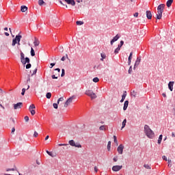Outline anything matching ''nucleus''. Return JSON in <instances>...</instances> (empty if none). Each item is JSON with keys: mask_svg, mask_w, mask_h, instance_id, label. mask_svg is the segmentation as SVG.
<instances>
[{"mask_svg": "<svg viewBox=\"0 0 175 175\" xmlns=\"http://www.w3.org/2000/svg\"><path fill=\"white\" fill-rule=\"evenodd\" d=\"M144 133L149 139H154L155 137V133L154 131H152V130H151L148 125L146 124L144 126Z\"/></svg>", "mask_w": 175, "mask_h": 175, "instance_id": "obj_1", "label": "nucleus"}, {"mask_svg": "<svg viewBox=\"0 0 175 175\" xmlns=\"http://www.w3.org/2000/svg\"><path fill=\"white\" fill-rule=\"evenodd\" d=\"M21 38H23L22 36L17 35L16 36L15 38L12 40V46H16V44H18L17 46L18 50H20V46L21 45V44L20 43V42H21Z\"/></svg>", "mask_w": 175, "mask_h": 175, "instance_id": "obj_2", "label": "nucleus"}, {"mask_svg": "<svg viewBox=\"0 0 175 175\" xmlns=\"http://www.w3.org/2000/svg\"><path fill=\"white\" fill-rule=\"evenodd\" d=\"M85 95L90 96L91 99H96V94L92 90H88L85 92Z\"/></svg>", "mask_w": 175, "mask_h": 175, "instance_id": "obj_3", "label": "nucleus"}, {"mask_svg": "<svg viewBox=\"0 0 175 175\" xmlns=\"http://www.w3.org/2000/svg\"><path fill=\"white\" fill-rule=\"evenodd\" d=\"M76 96H72L71 97H70L65 103L64 104V107H68L69 106V105H70V103H72V102H73V99H75Z\"/></svg>", "mask_w": 175, "mask_h": 175, "instance_id": "obj_4", "label": "nucleus"}, {"mask_svg": "<svg viewBox=\"0 0 175 175\" xmlns=\"http://www.w3.org/2000/svg\"><path fill=\"white\" fill-rule=\"evenodd\" d=\"M70 146L72 147H77V148H81V144L75 142L73 139L69 141Z\"/></svg>", "mask_w": 175, "mask_h": 175, "instance_id": "obj_5", "label": "nucleus"}, {"mask_svg": "<svg viewBox=\"0 0 175 175\" xmlns=\"http://www.w3.org/2000/svg\"><path fill=\"white\" fill-rule=\"evenodd\" d=\"M117 151H118V154H120V155H122V152H124V145L120 144L118 147Z\"/></svg>", "mask_w": 175, "mask_h": 175, "instance_id": "obj_6", "label": "nucleus"}, {"mask_svg": "<svg viewBox=\"0 0 175 175\" xmlns=\"http://www.w3.org/2000/svg\"><path fill=\"white\" fill-rule=\"evenodd\" d=\"M122 169V165H114L112 167L113 172H120Z\"/></svg>", "mask_w": 175, "mask_h": 175, "instance_id": "obj_7", "label": "nucleus"}, {"mask_svg": "<svg viewBox=\"0 0 175 175\" xmlns=\"http://www.w3.org/2000/svg\"><path fill=\"white\" fill-rule=\"evenodd\" d=\"M23 107V103H18L16 104H14V110H18V109H21Z\"/></svg>", "mask_w": 175, "mask_h": 175, "instance_id": "obj_8", "label": "nucleus"}, {"mask_svg": "<svg viewBox=\"0 0 175 175\" xmlns=\"http://www.w3.org/2000/svg\"><path fill=\"white\" fill-rule=\"evenodd\" d=\"M64 2H66L68 5H71V6H75L76 5V2L75 0H64Z\"/></svg>", "mask_w": 175, "mask_h": 175, "instance_id": "obj_9", "label": "nucleus"}, {"mask_svg": "<svg viewBox=\"0 0 175 175\" xmlns=\"http://www.w3.org/2000/svg\"><path fill=\"white\" fill-rule=\"evenodd\" d=\"M163 10H165V4H160V5L157 7V12H163Z\"/></svg>", "mask_w": 175, "mask_h": 175, "instance_id": "obj_10", "label": "nucleus"}, {"mask_svg": "<svg viewBox=\"0 0 175 175\" xmlns=\"http://www.w3.org/2000/svg\"><path fill=\"white\" fill-rule=\"evenodd\" d=\"M140 61H142V58L137 57V59L135 61V65H134V69H136L139 65H140Z\"/></svg>", "mask_w": 175, "mask_h": 175, "instance_id": "obj_11", "label": "nucleus"}, {"mask_svg": "<svg viewBox=\"0 0 175 175\" xmlns=\"http://www.w3.org/2000/svg\"><path fill=\"white\" fill-rule=\"evenodd\" d=\"M120 39V35L117 34L111 40V44L113 46V43L114 42H117Z\"/></svg>", "mask_w": 175, "mask_h": 175, "instance_id": "obj_12", "label": "nucleus"}, {"mask_svg": "<svg viewBox=\"0 0 175 175\" xmlns=\"http://www.w3.org/2000/svg\"><path fill=\"white\" fill-rule=\"evenodd\" d=\"M146 17L148 20H151V18H152V14L151 13V11H146Z\"/></svg>", "mask_w": 175, "mask_h": 175, "instance_id": "obj_13", "label": "nucleus"}, {"mask_svg": "<svg viewBox=\"0 0 175 175\" xmlns=\"http://www.w3.org/2000/svg\"><path fill=\"white\" fill-rule=\"evenodd\" d=\"M46 153L50 157H52V158H55V157H57V153H55V152H50L49 150H46Z\"/></svg>", "mask_w": 175, "mask_h": 175, "instance_id": "obj_14", "label": "nucleus"}, {"mask_svg": "<svg viewBox=\"0 0 175 175\" xmlns=\"http://www.w3.org/2000/svg\"><path fill=\"white\" fill-rule=\"evenodd\" d=\"M174 84V81H170L168 83V88L170 91H173V85Z\"/></svg>", "mask_w": 175, "mask_h": 175, "instance_id": "obj_15", "label": "nucleus"}, {"mask_svg": "<svg viewBox=\"0 0 175 175\" xmlns=\"http://www.w3.org/2000/svg\"><path fill=\"white\" fill-rule=\"evenodd\" d=\"M163 12H161V11H157V20H161V18H162V14Z\"/></svg>", "mask_w": 175, "mask_h": 175, "instance_id": "obj_16", "label": "nucleus"}, {"mask_svg": "<svg viewBox=\"0 0 175 175\" xmlns=\"http://www.w3.org/2000/svg\"><path fill=\"white\" fill-rule=\"evenodd\" d=\"M129 105V101L126 100L124 104L123 110H126V109H128Z\"/></svg>", "mask_w": 175, "mask_h": 175, "instance_id": "obj_17", "label": "nucleus"}, {"mask_svg": "<svg viewBox=\"0 0 175 175\" xmlns=\"http://www.w3.org/2000/svg\"><path fill=\"white\" fill-rule=\"evenodd\" d=\"M40 42H39V40H38L36 38H35L34 42H33V44L35 46V47L39 46Z\"/></svg>", "mask_w": 175, "mask_h": 175, "instance_id": "obj_18", "label": "nucleus"}, {"mask_svg": "<svg viewBox=\"0 0 175 175\" xmlns=\"http://www.w3.org/2000/svg\"><path fill=\"white\" fill-rule=\"evenodd\" d=\"M23 65H25L26 64H29V58L25 57V59H23V62H21Z\"/></svg>", "mask_w": 175, "mask_h": 175, "instance_id": "obj_19", "label": "nucleus"}, {"mask_svg": "<svg viewBox=\"0 0 175 175\" xmlns=\"http://www.w3.org/2000/svg\"><path fill=\"white\" fill-rule=\"evenodd\" d=\"M21 12H23V13H24L25 12H27V10H28V8L25 5H22L21 7Z\"/></svg>", "mask_w": 175, "mask_h": 175, "instance_id": "obj_20", "label": "nucleus"}, {"mask_svg": "<svg viewBox=\"0 0 175 175\" xmlns=\"http://www.w3.org/2000/svg\"><path fill=\"white\" fill-rule=\"evenodd\" d=\"M24 59H25V55H24V53L21 51V62H23Z\"/></svg>", "mask_w": 175, "mask_h": 175, "instance_id": "obj_21", "label": "nucleus"}, {"mask_svg": "<svg viewBox=\"0 0 175 175\" xmlns=\"http://www.w3.org/2000/svg\"><path fill=\"white\" fill-rule=\"evenodd\" d=\"M172 3H173V0H167L166 5L167 8H170V6H172Z\"/></svg>", "mask_w": 175, "mask_h": 175, "instance_id": "obj_22", "label": "nucleus"}, {"mask_svg": "<svg viewBox=\"0 0 175 175\" xmlns=\"http://www.w3.org/2000/svg\"><path fill=\"white\" fill-rule=\"evenodd\" d=\"M125 125H126V119H124L122 123V129H124V128H125Z\"/></svg>", "mask_w": 175, "mask_h": 175, "instance_id": "obj_23", "label": "nucleus"}, {"mask_svg": "<svg viewBox=\"0 0 175 175\" xmlns=\"http://www.w3.org/2000/svg\"><path fill=\"white\" fill-rule=\"evenodd\" d=\"M111 148V142L109 141V142H108V144H107L108 151H110Z\"/></svg>", "mask_w": 175, "mask_h": 175, "instance_id": "obj_24", "label": "nucleus"}, {"mask_svg": "<svg viewBox=\"0 0 175 175\" xmlns=\"http://www.w3.org/2000/svg\"><path fill=\"white\" fill-rule=\"evenodd\" d=\"M120 50H121V46H118L114 51L115 54H118Z\"/></svg>", "mask_w": 175, "mask_h": 175, "instance_id": "obj_25", "label": "nucleus"}, {"mask_svg": "<svg viewBox=\"0 0 175 175\" xmlns=\"http://www.w3.org/2000/svg\"><path fill=\"white\" fill-rule=\"evenodd\" d=\"M162 137H163V136L162 135H160L158 139V144H161L162 142Z\"/></svg>", "mask_w": 175, "mask_h": 175, "instance_id": "obj_26", "label": "nucleus"}, {"mask_svg": "<svg viewBox=\"0 0 175 175\" xmlns=\"http://www.w3.org/2000/svg\"><path fill=\"white\" fill-rule=\"evenodd\" d=\"M31 57H35V50H33V48H31Z\"/></svg>", "mask_w": 175, "mask_h": 175, "instance_id": "obj_27", "label": "nucleus"}, {"mask_svg": "<svg viewBox=\"0 0 175 175\" xmlns=\"http://www.w3.org/2000/svg\"><path fill=\"white\" fill-rule=\"evenodd\" d=\"M77 25H83V24H84V22L81 21H77L76 22Z\"/></svg>", "mask_w": 175, "mask_h": 175, "instance_id": "obj_28", "label": "nucleus"}, {"mask_svg": "<svg viewBox=\"0 0 175 175\" xmlns=\"http://www.w3.org/2000/svg\"><path fill=\"white\" fill-rule=\"evenodd\" d=\"M144 167H145V169H149V170L151 169V166L148 164H144Z\"/></svg>", "mask_w": 175, "mask_h": 175, "instance_id": "obj_29", "label": "nucleus"}, {"mask_svg": "<svg viewBox=\"0 0 175 175\" xmlns=\"http://www.w3.org/2000/svg\"><path fill=\"white\" fill-rule=\"evenodd\" d=\"M46 97L47 98V99H50V98H51V92L46 93Z\"/></svg>", "mask_w": 175, "mask_h": 175, "instance_id": "obj_30", "label": "nucleus"}, {"mask_svg": "<svg viewBox=\"0 0 175 175\" xmlns=\"http://www.w3.org/2000/svg\"><path fill=\"white\" fill-rule=\"evenodd\" d=\"M29 111H30V113H31V116H35V114H36V111H35V110L34 109H29Z\"/></svg>", "mask_w": 175, "mask_h": 175, "instance_id": "obj_31", "label": "nucleus"}, {"mask_svg": "<svg viewBox=\"0 0 175 175\" xmlns=\"http://www.w3.org/2000/svg\"><path fill=\"white\" fill-rule=\"evenodd\" d=\"M100 131H105L106 129V126L103 125L99 127Z\"/></svg>", "mask_w": 175, "mask_h": 175, "instance_id": "obj_32", "label": "nucleus"}, {"mask_svg": "<svg viewBox=\"0 0 175 175\" xmlns=\"http://www.w3.org/2000/svg\"><path fill=\"white\" fill-rule=\"evenodd\" d=\"M33 109H36V107H35V105L31 104L29 107V110Z\"/></svg>", "mask_w": 175, "mask_h": 175, "instance_id": "obj_33", "label": "nucleus"}, {"mask_svg": "<svg viewBox=\"0 0 175 175\" xmlns=\"http://www.w3.org/2000/svg\"><path fill=\"white\" fill-rule=\"evenodd\" d=\"M101 55V59H100V61H103V59H106V55L103 54V53H101L100 54Z\"/></svg>", "mask_w": 175, "mask_h": 175, "instance_id": "obj_34", "label": "nucleus"}, {"mask_svg": "<svg viewBox=\"0 0 175 175\" xmlns=\"http://www.w3.org/2000/svg\"><path fill=\"white\" fill-rule=\"evenodd\" d=\"M59 102H64V97H60V98L57 100V105H59Z\"/></svg>", "mask_w": 175, "mask_h": 175, "instance_id": "obj_35", "label": "nucleus"}, {"mask_svg": "<svg viewBox=\"0 0 175 175\" xmlns=\"http://www.w3.org/2000/svg\"><path fill=\"white\" fill-rule=\"evenodd\" d=\"M43 3H44V1L43 0H38V5L40 6H42V5H43Z\"/></svg>", "mask_w": 175, "mask_h": 175, "instance_id": "obj_36", "label": "nucleus"}, {"mask_svg": "<svg viewBox=\"0 0 175 175\" xmlns=\"http://www.w3.org/2000/svg\"><path fill=\"white\" fill-rule=\"evenodd\" d=\"M132 55H133V52H131L129 56V61H132Z\"/></svg>", "mask_w": 175, "mask_h": 175, "instance_id": "obj_37", "label": "nucleus"}, {"mask_svg": "<svg viewBox=\"0 0 175 175\" xmlns=\"http://www.w3.org/2000/svg\"><path fill=\"white\" fill-rule=\"evenodd\" d=\"M93 81H94V83H98V81H99V78H98V77L94 78Z\"/></svg>", "mask_w": 175, "mask_h": 175, "instance_id": "obj_38", "label": "nucleus"}, {"mask_svg": "<svg viewBox=\"0 0 175 175\" xmlns=\"http://www.w3.org/2000/svg\"><path fill=\"white\" fill-rule=\"evenodd\" d=\"M126 98V92H124V94L122 96V99H124Z\"/></svg>", "mask_w": 175, "mask_h": 175, "instance_id": "obj_39", "label": "nucleus"}, {"mask_svg": "<svg viewBox=\"0 0 175 175\" xmlns=\"http://www.w3.org/2000/svg\"><path fill=\"white\" fill-rule=\"evenodd\" d=\"M113 141H114V143H116L117 146H118L117 137L116 135L113 136Z\"/></svg>", "mask_w": 175, "mask_h": 175, "instance_id": "obj_40", "label": "nucleus"}, {"mask_svg": "<svg viewBox=\"0 0 175 175\" xmlns=\"http://www.w3.org/2000/svg\"><path fill=\"white\" fill-rule=\"evenodd\" d=\"M167 162H168V166H169L170 167H172V160L168 159V160H167Z\"/></svg>", "mask_w": 175, "mask_h": 175, "instance_id": "obj_41", "label": "nucleus"}, {"mask_svg": "<svg viewBox=\"0 0 175 175\" xmlns=\"http://www.w3.org/2000/svg\"><path fill=\"white\" fill-rule=\"evenodd\" d=\"M65 76V69H62V75L61 77H64Z\"/></svg>", "mask_w": 175, "mask_h": 175, "instance_id": "obj_42", "label": "nucleus"}, {"mask_svg": "<svg viewBox=\"0 0 175 175\" xmlns=\"http://www.w3.org/2000/svg\"><path fill=\"white\" fill-rule=\"evenodd\" d=\"M53 106L54 109H58V103H53Z\"/></svg>", "mask_w": 175, "mask_h": 175, "instance_id": "obj_43", "label": "nucleus"}, {"mask_svg": "<svg viewBox=\"0 0 175 175\" xmlns=\"http://www.w3.org/2000/svg\"><path fill=\"white\" fill-rule=\"evenodd\" d=\"M122 46H124V41H120V44H118V47L120 46V49H121V47H122Z\"/></svg>", "mask_w": 175, "mask_h": 175, "instance_id": "obj_44", "label": "nucleus"}, {"mask_svg": "<svg viewBox=\"0 0 175 175\" xmlns=\"http://www.w3.org/2000/svg\"><path fill=\"white\" fill-rule=\"evenodd\" d=\"M59 3H60L61 5H62L63 6H65L66 8H68V5L64 4V3H62V1H59Z\"/></svg>", "mask_w": 175, "mask_h": 175, "instance_id": "obj_45", "label": "nucleus"}, {"mask_svg": "<svg viewBox=\"0 0 175 175\" xmlns=\"http://www.w3.org/2000/svg\"><path fill=\"white\" fill-rule=\"evenodd\" d=\"M36 72H38V68H36V69L33 71V73L31 74V76H33V75H36Z\"/></svg>", "mask_w": 175, "mask_h": 175, "instance_id": "obj_46", "label": "nucleus"}, {"mask_svg": "<svg viewBox=\"0 0 175 175\" xmlns=\"http://www.w3.org/2000/svg\"><path fill=\"white\" fill-rule=\"evenodd\" d=\"M25 91H26L25 88H23L21 95H25Z\"/></svg>", "mask_w": 175, "mask_h": 175, "instance_id": "obj_47", "label": "nucleus"}, {"mask_svg": "<svg viewBox=\"0 0 175 175\" xmlns=\"http://www.w3.org/2000/svg\"><path fill=\"white\" fill-rule=\"evenodd\" d=\"M31 64H27V65H26V69H29V68H31Z\"/></svg>", "mask_w": 175, "mask_h": 175, "instance_id": "obj_48", "label": "nucleus"}, {"mask_svg": "<svg viewBox=\"0 0 175 175\" xmlns=\"http://www.w3.org/2000/svg\"><path fill=\"white\" fill-rule=\"evenodd\" d=\"M25 121H26V122H28V121H29V117L25 116Z\"/></svg>", "mask_w": 175, "mask_h": 175, "instance_id": "obj_49", "label": "nucleus"}, {"mask_svg": "<svg viewBox=\"0 0 175 175\" xmlns=\"http://www.w3.org/2000/svg\"><path fill=\"white\" fill-rule=\"evenodd\" d=\"M38 135H39V133H38V132L34 131V133H33L34 137H36L37 136H38Z\"/></svg>", "mask_w": 175, "mask_h": 175, "instance_id": "obj_50", "label": "nucleus"}, {"mask_svg": "<svg viewBox=\"0 0 175 175\" xmlns=\"http://www.w3.org/2000/svg\"><path fill=\"white\" fill-rule=\"evenodd\" d=\"M10 171H12V172H14V168H12V169H7L6 170V172H10Z\"/></svg>", "mask_w": 175, "mask_h": 175, "instance_id": "obj_51", "label": "nucleus"}, {"mask_svg": "<svg viewBox=\"0 0 175 175\" xmlns=\"http://www.w3.org/2000/svg\"><path fill=\"white\" fill-rule=\"evenodd\" d=\"M62 146H68V145L66 144H59V147H62Z\"/></svg>", "mask_w": 175, "mask_h": 175, "instance_id": "obj_52", "label": "nucleus"}, {"mask_svg": "<svg viewBox=\"0 0 175 175\" xmlns=\"http://www.w3.org/2000/svg\"><path fill=\"white\" fill-rule=\"evenodd\" d=\"M162 159H163L164 161H167V157H166V156H163Z\"/></svg>", "mask_w": 175, "mask_h": 175, "instance_id": "obj_53", "label": "nucleus"}, {"mask_svg": "<svg viewBox=\"0 0 175 175\" xmlns=\"http://www.w3.org/2000/svg\"><path fill=\"white\" fill-rule=\"evenodd\" d=\"M132 72V66H130L129 70V73L131 74Z\"/></svg>", "mask_w": 175, "mask_h": 175, "instance_id": "obj_54", "label": "nucleus"}, {"mask_svg": "<svg viewBox=\"0 0 175 175\" xmlns=\"http://www.w3.org/2000/svg\"><path fill=\"white\" fill-rule=\"evenodd\" d=\"M139 16V13L138 12H135L134 14V17H137Z\"/></svg>", "mask_w": 175, "mask_h": 175, "instance_id": "obj_55", "label": "nucleus"}, {"mask_svg": "<svg viewBox=\"0 0 175 175\" xmlns=\"http://www.w3.org/2000/svg\"><path fill=\"white\" fill-rule=\"evenodd\" d=\"M53 66H55V63H51V68H53Z\"/></svg>", "mask_w": 175, "mask_h": 175, "instance_id": "obj_56", "label": "nucleus"}, {"mask_svg": "<svg viewBox=\"0 0 175 175\" xmlns=\"http://www.w3.org/2000/svg\"><path fill=\"white\" fill-rule=\"evenodd\" d=\"M94 171L96 172V173H97V172H98V167H96V166L94 167Z\"/></svg>", "mask_w": 175, "mask_h": 175, "instance_id": "obj_57", "label": "nucleus"}, {"mask_svg": "<svg viewBox=\"0 0 175 175\" xmlns=\"http://www.w3.org/2000/svg\"><path fill=\"white\" fill-rule=\"evenodd\" d=\"M65 59H66V57H65V56H64L62 57L61 61H65Z\"/></svg>", "mask_w": 175, "mask_h": 175, "instance_id": "obj_58", "label": "nucleus"}, {"mask_svg": "<svg viewBox=\"0 0 175 175\" xmlns=\"http://www.w3.org/2000/svg\"><path fill=\"white\" fill-rule=\"evenodd\" d=\"M117 161H118V159H117V157H114L113 158V161L117 162Z\"/></svg>", "mask_w": 175, "mask_h": 175, "instance_id": "obj_59", "label": "nucleus"}, {"mask_svg": "<svg viewBox=\"0 0 175 175\" xmlns=\"http://www.w3.org/2000/svg\"><path fill=\"white\" fill-rule=\"evenodd\" d=\"M52 79H58V77H55L54 75H52Z\"/></svg>", "mask_w": 175, "mask_h": 175, "instance_id": "obj_60", "label": "nucleus"}, {"mask_svg": "<svg viewBox=\"0 0 175 175\" xmlns=\"http://www.w3.org/2000/svg\"><path fill=\"white\" fill-rule=\"evenodd\" d=\"M55 70L58 71V73H59V72H61V69H59V68H55Z\"/></svg>", "mask_w": 175, "mask_h": 175, "instance_id": "obj_61", "label": "nucleus"}, {"mask_svg": "<svg viewBox=\"0 0 175 175\" xmlns=\"http://www.w3.org/2000/svg\"><path fill=\"white\" fill-rule=\"evenodd\" d=\"M15 131H16V129L12 128V133H13L14 132H15Z\"/></svg>", "mask_w": 175, "mask_h": 175, "instance_id": "obj_62", "label": "nucleus"}, {"mask_svg": "<svg viewBox=\"0 0 175 175\" xmlns=\"http://www.w3.org/2000/svg\"><path fill=\"white\" fill-rule=\"evenodd\" d=\"M5 36H9V33L5 32Z\"/></svg>", "mask_w": 175, "mask_h": 175, "instance_id": "obj_63", "label": "nucleus"}, {"mask_svg": "<svg viewBox=\"0 0 175 175\" xmlns=\"http://www.w3.org/2000/svg\"><path fill=\"white\" fill-rule=\"evenodd\" d=\"M172 137H175V134H174V133H172Z\"/></svg>", "mask_w": 175, "mask_h": 175, "instance_id": "obj_64", "label": "nucleus"}]
</instances>
